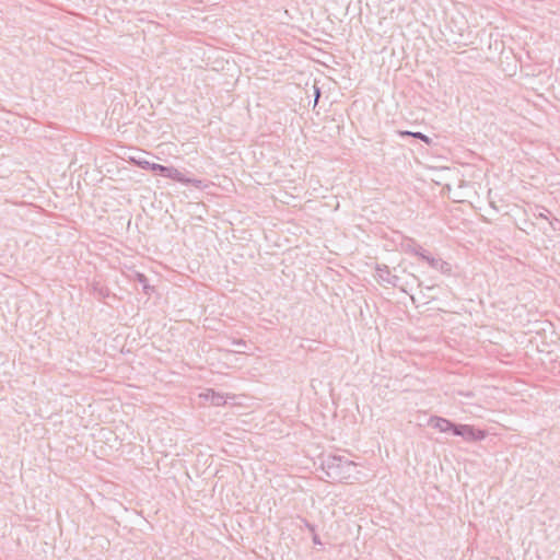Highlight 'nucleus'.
Masks as SVG:
<instances>
[{"label": "nucleus", "instance_id": "obj_1", "mask_svg": "<svg viewBox=\"0 0 560 560\" xmlns=\"http://www.w3.org/2000/svg\"><path fill=\"white\" fill-rule=\"evenodd\" d=\"M143 167H149L150 170L152 171H159V172H162L164 173L166 176L173 178V179H176V180H180V174L177 170L175 168H171V167H165L163 165H160V164H150L148 162L144 163Z\"/></svg>", "mask_w": 560, "mask_h": 560}, {"label": "nucleus", "instance_id": "obj_2", "mask_svg": "<svg viewBox=\"0 0 560 560\" xmlns=\"http://www.w3.org/2000/svg\"><path fill=\"white\" fill-rule=\"evenodd\" d=\"M431 424L439 431H447L451 428V423L447 420L441 418L432 419Z\"/></svg>", "mask_w": 560, "mask_h": 560}, {"label": "nucleus", "instance_id": "obj_3", "mask_svg": "<svg viewBox=\"0 0 560 560\" xmlns=\"http://www.w3.org/2000/svg\"><path fill=\"white\" fill-rule=\"evenodd\" d=\"M413 136H415V137H418V138H420V139H423V140L425 139V137H424L423 135H421V133H413Z\"/></svg>", "mask_w": 560, "mask_h": 560}]
</instances>
